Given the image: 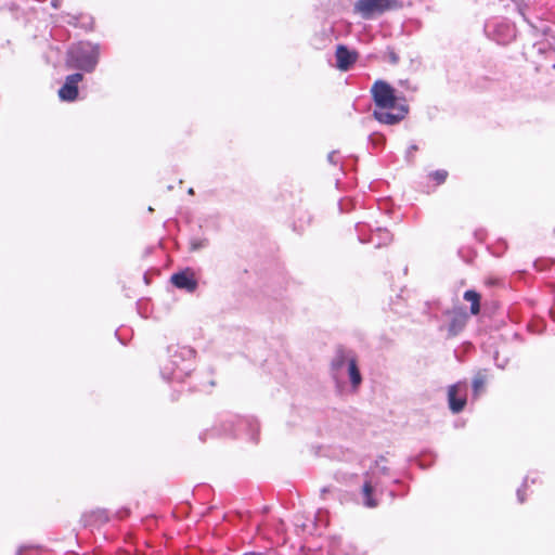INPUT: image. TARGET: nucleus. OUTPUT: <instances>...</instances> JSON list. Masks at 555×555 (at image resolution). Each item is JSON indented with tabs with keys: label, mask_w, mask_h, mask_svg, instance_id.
Masks as SVG:
<instances>
[{
	"label": "nucleus",
	"mask_w": 555,
	"mask_h": 555,
	"mask_svg": "<svg viewBox=\"0 0 555 555\" xmlns=\"http://www.w3.org/2000/svg\"><path fill=\"white\" fill-rule=\"evenodd\" d=\"M81 73H74L65 78L64 85L59 90V98L64 102H74L78 98V83L82 81Z\"/></svg>",
	"instance_id": "nucleus-8"
},
{
	"label": "nucleus",
	"mask_w": 555,
	"mask_h": 555,
	"mask_svg": "<svg viewBox=\"0 0 555 555\" xmlns=\"http://www.w3.org/2000/svg\"><path fill=\"white\" fill-rule=\"evenodd\" d=\"M332 491L331 487H324L321 489V495L324 498L326 493H330Z\"/></svg>",
	"instance_id": "nucleus-27"
},
{
	"label": "nucleus",
	"mask_w": 555,
	"mask_h": 555,
	"mask_svg": "<svg viewBox=\"0 0 555 555\" xmlns=\"http://www.w3.org/2000/svg\"><path fill=\"white\" fill-rule=\"evenodd\" d=\"M240 424H241V425H243V424H247V425H249L250 427H251V426H256V423H255L253 420H243V421H241V422H240Z\"/></svg>",
	"instance_id": "nucleus-26"
},
{
	"label": "nucleus",
	"mask_w": 555,
	"mask_h": 555,
	"mask_svg": "<svg viewBox=\"0 0 555 555\" xmlns=\"http://www.w3.org/2000/svg\"><path fill=\"white\" fill-rule=\"evenodd\" d=\"M336 56V66L340 70H348L350 67L357 62L358 53L356 51H350L346 46L338 44L335 52Z\"/></svg>",
	"instance_id": "nucleus-11"
},
{
	"label": "nucleus",
	"mask_w": 555,
	"mask_h": 555,
	"mask_svg": "<svg viewBox=\"0 0 555 555\" xmlns=\"http://www.w3.org/2000/svg\"><path fill=\"white\" fill-rule=\"evenodd\" d=\"M330 374L335 383L336 390L341 393L345 386V377L348 375L351 389L357 392L361 383L362 375L358 367L357 358L351 350L338 347L331 361Z\"/></svg>",
	"instance_id": "nucleus-2"
},
{
	"label": "nucleus",
	"mask_w": 555,
	"mask_h": 555,
	"mask_svg": "<svg viewBox=\"0 0 555 555\" xmlns=\"http://www.w3.org/2000/svg\"><path fill=\"white\" fill-rule=\"evenodd\" d=\"M527 480H528V478H526V479L524 480L522 486H521L520 488H518V489H517V499H518V502H519V503H524V502H525L524 489H525V488H526V486H527Z\"/></svg>",
	"instance_id": "nucleus-22"
},
{
	"label": "nucleus",
	"mask_w": 555,
	"mask_h": 555,
	"mask_svg": "<svg viewBox=\"0 0 555 555\" xmlns=\"http://www.w3.org/2000/svg\"><path fill=\"white\" fill-rule=\"evenodd\" d=\"M364 482L362 486V496H363V504L366 507L373 508L378 505V502L376 499L373 498V492L379 488H382L380 480H375V473L373 472L372 475L365 474L364 476Z\"/></svg>",
	"instance_id": "nucleus-9"
},
{
	"label": "nucleus",
	"mask_w": 555,
	"mask_h": 555,
	"mask_svg": "<svg viewBox=\"0 0 555 555\" xmlns=\"http://www.w3.org/2000/svg\"><path fill=\"white\" fill-rule=\"evenodd\" d=\"M553 68L555 69V63L553 64Z\"/></svg>",
	"instance_id": "nucleus-32"
},
{
	"label": "nucleus",
	"mask_w": 555,
	"mask_h": 555,
	"mask_svg": "<svg viewBox=\"0 0 555 555\" xmlns=\"http://www.w3.org/2000/svg\"><path fill=\"white\" fill-rule=\"evenodd\" d=\"M327 159L331 164L337 165L339 163L338 153L333 151L328 154Z\"/></svg>",
	"instance_id": "nucleus-24"
},
{
	"label": "nucleus",
	"mask_w": 555,
	"mask_h": 555,
	"mask_svg": "<svg viewBox=\"0 0 555 555\" xmlns=\"http://www.w3.org/2000/svg\"><path fill=\"white\" fill-rule=\"evenodd\" d=\"M494 362H495V365L499 369L503 370L508 364L509 359L507 357H504V358L501 359L500 353L496 351L495 354H494Z\"/></svg>",
	"instance_id": "nucleus-18"
},
{
	"label": "nucleus",
	"mask_w": 555,
	"mask_h": 555,
	"mask_svg": "<svg viewBox=\"0 0 555 555\" xmlns=\"http://www.w3.org/2000/svg\"><path fill=\"white\" fill-rule=\"evenodd\" d=\"M396 7V0H358L354 3V12L364 20H371L373 16L384 14Z\"/></svg>",
	"instance_id": "nucleus-5"
},
{
	"label": "nucleus",
	"mask_w": 555,
	"mask_h": 555,
	"mask_svg": "<svg viewBox=\"0 0 555 555\" xmlns=\"http://www.w3.org/2000/svg\"><path fill=\"white\" fill-rule=\"evenodd\" d=\"M172 284L180 289L193 293L197 288V281L190 270L180 271L171 275Z\"/></svg>",
	"instance_id": "nucleus-12"
},
{
	"label": "nucleus",
	"mask_w": 555,
	"mask_h": 555,
	"mask_svg": "<svg viewBox=\"0 0 555 555\" xmlns=\"http://www.w3.org/2000/svg\"><path fill=\"white\" fill-rule=\"evenodd\" d=\"M487 380L486 371H478L473 378V391L474 396L478 397L479 392L485 388Z\"/></svg>",
	"instance_id": "nucleus-15"
},
{
	"label": "nucleus",
	"mask_w": 555,
	"mask_h": 555,
	"mask_svg": "<svg viewBox=\"0 0 555 555\" xmlns=\"http://www.w3.org/2000/svg\"><path fill=\"white\" fill-rule=\"evenodd\" d=\"M463 298L470 302V313L478 314L480 311V295L473 289H468L464 293Z\"/></svg>",
	"instance_id": "nucleus-14"
},
{
	"label": "nucleus",
	"mask_w": 555,
	"mask_h": 555,
	"mask_svg": "<svg viewBox=\"0 0 555 555\" xmlns=\"http://www.w3.org/2000/svg\"><path fill=\"white\" fill-rule=\"evenodd\" d=\"M33 548H34V550H36V551H38V550H39V547H38V546H36V547H35V546H27V545H23V546H21V547L17 550L16 555H27V554H26V553H27V551L33 550Z\"/></svg>",
	"instance_id": "nucleus-25"
},
{
	"label": "nucleus",
	"mask_w": 555,
	"mask_h": 555,
	"mask_svg": "<svg viewBox=\"0 0 555 555\" xmlns=\"http://www.w3.org/2000/svg\"><path fill=\"white\" fill-rule=\"evenodd\" d=\"M108 519L109 516L105 509H96L83 515L85 526H101L106 524Z\"/></svg>",
	"instance_id": "nucleus-13"
},
{
	"label": "nucleus",
	"mask_w": 555,
	"mask_h": 555,
	"mask_svg": "<svg viewBox=\"0 0 555 555\" xmlns=\"http://www.w3.org/2000/svg\"><path fill=\"white\" fill-rule=\"evenodd\" d=\"M193 350L190 348H181L180 351L176 350L170 356L167 364L162 367V376L169 380H182L184 376L191 371V364L185 360V357H192Z\"/></svg>",
	"instance_id": "nucleus-4"
},
{
	"label": "nucleus",
	"mask_w": 555,
	"mask_h": 555,
	"mask_svg": "<svg viewBox=\"0 0 555 555\" xmlns=\"http://www.w3.org/2000/svg\"><path fill=\"white\" fill-rule=\"evenodd\" d=\"M99 57L100 50L98 44L81 41L68 49L66 67L92 73L99 63Z\"/></svg>",
	"instance_id": "nucleus-3"
},
{
	"label": "nucleus",
	"mask_w": 555,
	"mask_h": 555,
	"mask_svg": "<svg viewBox=\"0 0 555 555\" xmlns=\"http://www.w3.org/2000/svg\"><path fill=\"white\" fill-rule=\"evenodd\" d=\"M343 555H365V553L358 550V547L350 545L345 550Z\"/></svg>",
	"instance_id": "nucleus-19"
},
{
	"label": "nucleus",
	"mask_w": 555,
	"mask_h": 555,
	"mask_svg": "<svg viewBox=\"0 0 555 555\" xmlns=\"http://www.w3.org/2000/svg\"><path fill=\"white\" fill-rule=\"evenodd\" d=\"M467 400V384L466 382H459L449 387L448 403L453 413H460L466 405Z\"/></svg>",
	"instance_id": "nucleus-7"
},
{
	"label": "nucleus",
	"mask_w": 555,
	"mask_h": 555,
	"mask_svg": "<svg viewBox=\"0 0 555 555\" xmlns=\"http://www.w3.org/2000/svg\"><path fill=\"white\" fill-rule=\"evenodd\" d=\"M244 555H264V554H262V553H255V552H253V553H247V554H244Z\"/></svg>",
	"instance_id": "nucleus-30"
},
{
	"label": "nucleus",
	"mask_w": 555,
	"mask_h": 555,
	"mask_svg": "<svg viewBox=\"0 0 555 555\" xmlns=\"http://www.w3.org/2000/svg\"><path fill=\"white\" fill-rule=\"evenodd\" d=\"M448 315L450 318L449 325H448L449 336H456L466 326V323L468 320V314L464 310V308L459 307V308H454L451 311H449Z\"/></svg>",
	"instance_id": "nucleus-10"
},
{
	"label": "nucleus",
	"mask_w": 555,
	"mask_h": 555,
	"mask_svg": "<svg viewBox=\"0 0 555 555\" xmlns=\"http://www.w3.org/2000/svg\"><path fill=\"white\" fill-rule=\"evenodd\" d=\"M534 267H535L538 270L542 271V270H545L546 268H548V267H550V262H548V261H546V260H537V261L534 262Z\"/></svg>",
	"instance_id": "nucleus-23"
},
{
	"label": "nucleus",
	"mask_w": 555,
	"mask_h": 555,
	"mask_svg": "<svg viewBox=\"0 0 555 555\" xmlns=\"http://www.w3.org/2000/svg\"><path fill=\"white\" fill-rule=\"evenodd\" d=\"M415 151H417V146L416 145L413 144V145H411L409 147V154H411L412 152H415Z\"/></svg>",
	"instance_id": "nucleus-28"
},
{
	"label": "nucleus",
	"mask_w": 555,
	"mask_h": 555,
	"mask_svg": "<svg viewBox=\"0 0 555 555\" xmlns=\"http://www.w3.org/2000/svg\"><path fill=\"white\" fill-rule=\"evenodd\" d=\"M387 57L388 61L393 65L399 63V55L392 49H388Z\"/></svg>",
	"instance_id": "nucleus-20"
},
{
	"label": "nucleus",
	"mask_w": 555,
	"mask_h": 555,
	"mask_svg": "<svg viewBox=\"0 0 555 555\" xmlns=\"http://www.w3.org/2000/svg\"><path fill=\"white\" fill-rule=\"evenodd\" d=\"M552 318L555 320V309H552L551 311Z\"/></svg>",
	"instance_id": "nucleus-31"
},
{
	"label": "nucleus",
	"mask_w": 555,
	"mask_h": 555,
	"mask_svg": "<svg viewBox=\"0 0 555 555\" xmlns=\"http://www.w3.org/2000/svg\"><path fill=\"white\" fill-rule=\"evenodd\" d=\"M59 2H60V0H52V1H51V4H52L54 8H59Z\"/></svg>",
	"instance_id": "nucleus-29"
},
{
	"label": "nucleus",
	"mask_w": 555,
	"mask_h": 555,
	"mask_svg": "<svg viewBox=\"0 0 555 555\" xmlns=\"http://www.w3.org/2000/svg\"><path fill=\"white\" fill-rule=\"evenodd\" d=\"M385 461V457L384 456H380L379 460H377L374 464L373 467H371L370 472H367L366 474H370L372 475L373 472L375 473V480H379V476L383 475V476H388L389 474V469L384 466V465H380L382 462Z\"/></svg>",
	"instance_id": "nucleus-16"
},
{
	"label": "nucleus",
	"mask_w": 555,
	"mask_h": 555,
	"mask_svg": "<svg viewBox=\"0 0 555 555\" xmlns=\"http://www.w3.org/2000/svg\"><path fill=\"white\" fill-rule=\"evenodd\" d=\"M365 230V224H357V232L361 243H372L376 248H380L387 246L392 241V234L387 229L376 228L374 231L370 230L371 234L369 238L364 237Z\"/></svg>",
	"instance_id": "nucleus-6"
},
{
	"label": "nucleus",
	"mask_w": 555,
	"mask_h": 555,
	"mask_svg": "<svg viewBox=\"0 0 555 555\" xmlns=\"http://www.w3.org/2000/svg\"><path fill=\"white\" fill-rule=\"evenodd\" d=\"M430 176L438 184H441L446 181L448 172L446 170H436Z\"/></svg>",
	"instance_id": "nucleus-17"
},
{
	"label": "nucleus",
	"mask_w": 555,
	"mask_h": 555,
	"mask_svg": "<svg viewBox=\"0 0 555 555\" xmlns=\"http://www.w3.org/2000/svg\"><path fill=\"white\" fill-rule=\"evenodd\" d=\"M206 246V241L203 240H192L191 241V249L198 250Z\"/></svg>",
	"instance_id": "nucleus-21"
},
{
	"label": "nucleus",
	"mask_w": 555,
	"mask_h": 555,
	"mask_svg": "<svg viewBox=\"0 0 555 555\" xmlns=\"http://www.w3.org/2000/svg\"><path fill=\"white\" fill-rule=\"evenodd\" d=\"M375 104L373 116L380 124L396 125L405 118L409 107L404 103H398L395 89L384 80H377L371 88Z\"/></svg>",
	"instance_id": "nucleus-1"
}]
</instances>
